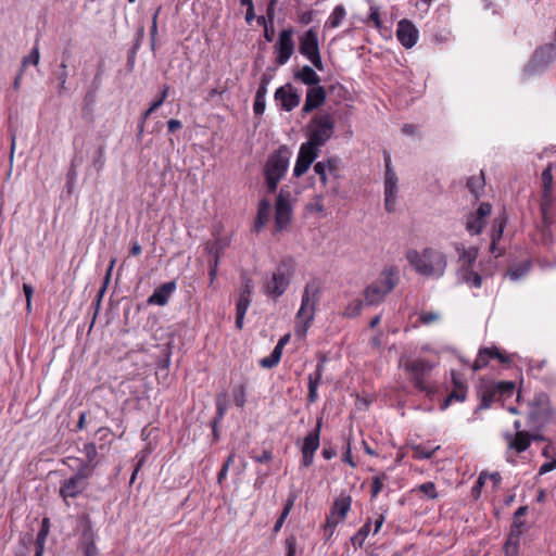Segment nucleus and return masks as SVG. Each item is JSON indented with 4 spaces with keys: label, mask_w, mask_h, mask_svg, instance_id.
I'll list each match as a JSON object with an SVG mask.
<instances>
[{
    "label": "nucleus",
    "mask_w": 556,
    "mask_h": 556,
    "mask_svg": "<svg viewBox=\"0 0 556 556\" xmlns=\"http://www.w3.org/2000/svg\"><path fill=\"white\" fill-rule=\"evenodd\" d=\"M405 256L415 271L425 277L441 278L447 266L446 255L433 248H426L421 252L410 249Z\"/></svg>",
    "instance_id": "1"
},
{
    "label": "nucleus",
    "mask_w": 556,
    "mask_h": 556,
    "mask_svg": "<svg viewBox=\"0 0 556 556\" xmlns=\"http://www.w3.org/2000/svg\"><path fill=\"white\" fill-rule=\"evenodd\" d=\"M291 157V151L287 146H281L275 150L267 159L264 165V176L267 191L275 193L279 181L283 178Z\"/></svg>",
    "instance_id": "2"
},
{
    "label": "nucleus",
    "mask_w": 556,
    "mask_h": 556,
    "mask_svg": "<svg viewBox=\"0 0 556 556\" xmlns=\"http://www.w3.org/2000/svg\"><path fill=\"white\" fill-rule=\"evenodd\" d=\"M320 290L315 283H307L302 294L300 309L296 314L295 333L305 337L315 317L316 305L319 302Z\"/></svg>",
    "instance_id": "3"
},
{
    "label": "nucleus",
    "mask_w": 556,
    "mask_h": 556,
    "mask_svg": "<svg viewBox=\"0 0 556 556\" xmlns=\"http://www.w3.org/2000/svg\"><path fill=\"white\" fill-rule=\"evenodd\" d=\"M334 125V117L331 114L315 115L307 126L308 140L304 144L319 152V148L325 146L333 136Z\"/></svg>",
    "instance_id": "4"
},
{
    "label": "nucleus",
    "mask_w": 556,
    "mask_h": 556,
    "mask_svg": "<svg viewBox=\"0 0 556 556\" xmlns=\"http://www.w3.org/2000/svg\"><path fill=\"white\" fill-rule=\"evenodd\" d=\"M397 282V269L393 266L384 268L380 278L365 289V304L377 305L381 303L386 295L394 289Z\"/></svg>",
    "instance_id": "5"
},
{
    "label": "nucleus",
    "mask_w": 556,
    "mask_h": 556,
    "mask_svg": "<svg viewBox=\"0 0 556 556\" xmlns=\"http://www.w3.org/2000/svg\"><path fill=\"white\" fill-rule=\"evenodd\" d=\"M293 269L294 261L291 257L281 260L270 278L264 282V292L275 299L281 296L289 287Z\"/></svg>",
    "instance_id": "6"
},
{
    "label": "nucleus",
    "mask_w": 556,
    "mask_h": 556,
    "mask_svg": "<svg viewBox=\"0 0 556 556\" xmlns=\"http://www.w3.org/2000/svg\"><path fill=\"white\" fill-rule=\"evenodd\" d=\"M405 369L410 374V382L413 386L421 392H425L428 396L434 394L435 389L430 386L428 378L432 370V366L429 362L424 359H416L405 365Z\"/></svg>",
    "instance_id": "7"
},
{
    "label": "nucleus",
    "mask_w": 556,
    "mask_h": 556,
    "mask_svg": "<svg viewBox=\"0 0 556 556\" xmlns=\"http://www.w3.org/2000/svg\"><path fill=\"white\" fill-rule=\"evenodd\" d=\"M551 417L552 410L547 394H536L530 404L528 426L534 430H541L549 421Z\"/></svg>",
    "instance_id": "8"
},
{
    "label": "nucleus",
    "mask_w": 556,
    "mask_h": 556,
    "mask_svg": "<svg viewBox=\"0 0 556 556\" xmlns=\"http://www.w3.org/2000/svg\"><path fill=\"white\" fill-rule=\"evenodd\" d=\"M351 504L352 498L349 495H341L334 500L325 525V532L328 539L333 534L336 527L346 518Z\"/></svg>",
    "instance_id": "9"
},
{
    "label": "nucleus",
    "mask_w": 556,
    "mask_h": 556,
    "mask_svg": "<svg viewBox=\"0 0 556 556\" xmlns=\"http://www.w3.org/2000/svg\"><path fill=\"white\" fill-rule=\"evenodd\" d=\"M300 53L306 56L312 64L319 71L324 68L317 34L313 29L305 31L300 38Z\"/></svg>",
    "instance_id": "10"
},
{
    "label": "nucleus",
    "mask_w": 556,
    "mask_h": 556,
    "mask_svg": "<svg viewBox=\"0 0 556 556\" xmlns=\"http://www.w3.org/2000/svg\"><path fill=\"white\" fill-rule=\"evenodd\" d=\"M556 58V43H547L540 47L533 54L525 72L529 75L543 70Z\"/></svg>",
    "instance_id": "11"
},
{
    "label": "nucleus",
    "mask_w": 556,
    "mask_h": 556,
    "mask_svg": "<svg viewBox=\"0 0 556 556\" xmlns=\"http://www.w3.org/2000/svg\"><path fill=\"white\" fill-rule=\"evenodd\" d=\"M90 477L91 475L86 469H78L73 477L63 481L60 488V495L64 500L78 496L86 489L87 480Z\"/></svg>",
    "instance_id": "12"
},
{
    "label": "nucleus",
    "mask_w": 556,
    "mask_h": 556,
    "mask_svg": "<svg viewBox=\"0 0 556 556\" xmlns=\"http://www.w3.org/2000/svg\"><path fill=\"white\" fill-rule=\"evenodd\" d=\"M323 425V418L317 420L315 429L309 432L303 441V445L301 447V452L303 455L302 464L304 467H309L314 463L315 452L319 447L320 443V429Z\"/></svg>",
    "instance_id": "13"
},
{
    "label": "nucleus",
    "mask_w": 556,
    "mask_h": 556,
    "mask_svg": "<svg viewBox=\"0 0 556 556\" xmlns=\"http://www.w3.org/2000/svg\"><path fill=\"white\" fill-rule=\"evenodd\" d=\"M275 208V227L276 231L280 232L287 229L292 219V206L289 194H285L280 191L276 200Z\"/></svg>",
    "instance_id": "14"
},
{
    "label": "nucleus",
    "mask_w": 556,
    "mask_h": 556,
    "mask_svg": "<svg viewBox=\"0 0 556 556\" xmlns=\"http://www.w3.org/2000/svg\"><path fill=\"white\" fill-rule=\"evenodd\" d=\"M293 30L291 28L283 29L279 34L278 41L276 43V63L278 65L286 64L294 51V42L292 39Z\"/></svg>",
    "instance_id": "15"
},
{
    "label": "nucleus",
    "mask_w": 556,
    "mask_h": 556,
    "mask_svg": "<svg viewBox=\"0 0 556 556\" xmlns=\"http://www.w3.org/2000/svg\"><path fill=\"white\" fill-rule=\"evenodd\" d=\"M275 100L280 102L282 110L290 112L300 104L301 96L291 85L286 84L275 91Z\"/></svg>",
    "instance_id": "16"
},
{
    "label": "nucleus",
    "mask_w": 556,
    "mask_h": 556,
    "mask_svg": "<svg viewBox=\"0 0 556 556\" xmlns=\"http://www.w3.org/2000/svg\"><path fill=\"white\" fill-rule=\"evenodd\" d=\"M492 206L490 203L482 202L475 213H470L466 219V229L471 235L481 233L484 227V219L491 214Z\"/></svg>",
    "instance_id": "17"
},
{
    "label": "nucleus",
    "mask_w": 556,
    "mask_h": 556,
    "mask_svg": "<svg viewBox=\"0 0 556 556\" xmlns=\"http://www.w3.org/2000/svg\"><path fill=\"white\" fill-rule=\"evenodd\" d=\"M396 37L404 48L410 49L417 43L419 31L410 21L404 18L397 24Z\"/></svg>",
    "instance_id": "18"
},
{
    "label": "nucleus",
    "mask_w": 556,
    "mask_h": 556,
    "mask_svg": "<svg viewBox=\"0 0 556 556\" xmlns=\"http://www.w3.org/2000/svg\"><path fill=\"white\" fill-rule=\"evenodd\" d=\"M327 99V92L323 86L309 87L306 91L305 102L302 108L303 114H308L313 110L320 108Z\"/></svg>",
    "instance_id": "19"
},
{
    "label": "nucleus",
    "mask_w": 556,
    "mask_h": 556,
    "mask_svg": "<svg viewBox=\"0 0 556 556\" xmlns=\"http://www.w3.org/2000/svg\"><path fill=\"white\" fill-rule=\"evenodd\" d=\"M317 156L318 151L312 148H307V146L302 143L293 169V175L295 177H301L304 175Z\"/></svg>",
    "instance_id": "20"
},
{
    "label": "nucleus",
    "mask_w": 556,
    "mask_h": 556,
    "mask_svg": "<svg viewBox=\"0 0 556 556\" xmlns=\"http://www.w3.org/2000/svg\"><path fill=\"white\" fill-rule=\"evenodd\" d=\"M491 358H497L502 364L510 363L509 356L501 353L496 346L481 349L472 365V369L478 371L488 366Z\"/></svg>",
    "instance_id": "21"
},
{
    "label": "nucleus",
    "mask_w": 556,
    "mask_h": 556,
    "mask_svg": "<svg viewBox=\"0 0 556 556\" xmlns=\"http://www.w3.org/2000/svg\"><path fill=\"white\" fill-rule=\"evenodd\" d=\"M397 193V177L394 170L384 173V206L388 212H393L395 208Z\"/></svg>",
    "instance_id": "22"
},
{
    "label": "nucleus",
    "mask_w": 556,
    "mask_h": 556,
    "mask_svg": "<svg viewBox=\"0 0 556 556\" xmlns=\"http://www.w3.org/2000/svg\"><path fill=\"white\" fill-rule=\"evenodd\" d=\"M176 282L168 281L157 287L149 296L148 303L153 305L164 306L168 303L172 293L176 290Z\"/></svg>",
    "instance_id": "23"
},
{
    "label": "nucleus",
    "mask_w": 556,
    "mask_h": 556,
    "mask_svg": "<svg viewBox=\"0 0 556 556\" xmlns=\"http://www.w3.org/2000/svg\"><path fill=\"white\" fill-rule=\"evenodd\" d=\"M505 438L507 440L508 447L518 453L525 452L531 444V437L527 431H516L514 435L508 433Z\"/></svg>",
    "instance_id": "24"
},
{
    "label": "nucleus",
    "mask_w": 556,
    "mask_h": 556,
    "mask_svg": "<svg viewBox=\"0 0 556 556\" xmlns=\"http://www.w3.org/2000/svg\"><path fill=\"white\" fill-rule=\"evenodd\" d=\"M324 370V362H321L316 365L315 371L308 375L307 401L309 403H315L318 399L317 389L320 383Z\"/></svg>",
    "instance_id": "25"
},
{
    "label": "nucleus",
    "mask_w": 556,
    "mask_h": 556,
    "mask_svg": "<svg viewBox=\"0 0 556 556\" xmlns=\"http://www.w3.org/2000/svg\"><path fill=\"white\" fill-rule=\"evenodd\" d=\"M96 534L92 528L91 520L89 516L85 515L80 519V536H79V547L85 545H91L94 542Z\"/></svg>",
    "instance_id": "26"
},
{
    "label": "nucleus",
    "mask_w": 556,
    "mask_h": 556,
    "mask_svg": "<svg viewBox=\"0 0 556 556\" xmlns=\"http://www.w3.org/2000/svg\"><path fill=\"white\" fill-rule=\"evenodd\" d=\"M294 78L309 87L317 86L320 83L318 74L308 65H304L302 68L296 71L294 73Z\"/></svg>",
    "instance_id": "27"
},
{
    "label": "nucleus",
    "mask_w": 556,
    "mask_h": 556,
    "mask_svg": "<svg viewBox=\"0 0 556 556\" xmlns=\"http://www.w3.org/2000/svg\"><path fill=\"white\" fill-rule=\"evenodd\" d=\"M86 462L81 463L79 469H86V471L89 472V475L92 476L98 463L96 462L98 452L94 443H87L84 445L83 450Z\"/></svg>",
    "instance_id": "28"
},
{
    "label": "nucleus",
    "mask_w": 556,
    "mask_h": 556,
    "mask_svg": "<svg viewBox=\"0 0 556 556\" xmlns=\"http://www.w3.org/2000/svg\"><path fill=\"white\" fill-rule=\"evenodd\" d=\"M251 304V298L240 295L236 307V326L238 329H242L245 313Z\"/></svg>",
    "instance_id": "29"
},
{
    "label": "nucleus",
    "mask_w": 556,
    "mask_h": 556,
    "mask_svg": "<svg viewBox=\"0 0 556 556\" xmlns=\"http://www.w3.org/2000/svg\"><path fill=\"white\" fill-rule=\"evenodd\" d=\"M453 381L455 384V390H453L446 397V400L442 403L441 409L443 410L448 407L453 400L462 402L466 397V388L462 383H459L455 377H453Z\"/></svg>",
    "instance_id": "30"
},
{
    "label": "nucleus",
    "mask_w": 556,
    "mask_h": 556,
    "mask_svg": "<svg viewBox=\"0 0 556 556\" xmlns=\"http://www.w3.org/2000/svg\"><path fill=\"white\" fill-rule=\"evenodd\" d=\"M485 186V180L483 176V172H480L479 175L471 176L467 180L468 190L478 199Z\"/></svg>",
    "instance_id": "31"
},
{
    "label": "nucleus",
    "mask_w": 556,
    "mask_h": 556,
    "mask_svg": "<svg viewBox=\"0 0 556 556\" xmlns=\"http://www.w3.org/2000/svg\"><path fill=\"white\" fill-rule=\"evenodd\" d=\"M270 215V203L267 200H262L258 204V212L255 222V230L258 231L268 220Z\"/></svg>",
    "instance_id": "32"
},
{
    "label": "nucleus",
    "mask_w": 556,
    "mask_h": 556,
    "mask_svg": "<svg viewBox=\"0 0 556 556\" xmlns=\"http://www.w3.org/2000/svg\"><path fill=\"white\" fill-rule=\"evenodd\" d=\"M325 165H327V170L329 173V175L333 178V184H332V193L333 194H337L338 193V189H339V178H340V174H339V160L338 159H334V157H330L327 160V162H325Z\"/></svg>",
    "instance_id": "33"
},
{
    "label": "nucleus",
    "mask_w": 556,
    "mask_h": 556,
    "mask_svg": "<svg viewBox=\"0 0 556 556\" xmlns=\"http://www.w3.org/2000/svg\"><path fill=\"white\" fill-rule=\"evenodd\" d=\"M505 224H506V220L502 219V218H496L494 220V225H493L492 231H491V245H490V249L492 252L495 251V247L503 236Z\"/></svg>",
    "instance_id": "34"
},
{
    "label": "nucleus",
    "mask_w": 556,
    "mask_h": 556,
    "mask_svg": "<svg viewBox=\"0 0 556 556\" xmlns=\"http://www.w3.org/2000/svg\"><path fill=\"white\" fill-rule=\"evenodd\" d=\"M371 521L368 519L361 529L351 538V542L354 546L362 547L366 538L370 532Z\"/></svg>",
    "instance_id": "35"
},
{
    "label": "nucleus",
    "mask_w": 556,
    "mask_h": 556,
    "mask_svg": "<svg viewBox=\"0 0 556 556\" xmlns=\"http://www.w3.org/2000/svg\"><path fill=\"white\" fill-rule=\"evenodd\" d=\"M294 496H291L287 500V502L285 503L283 505V509L279 516V518L277 519L275 526H274V532L277 533L280 531L281 527L283 526L287 517L289 516L290 511L292 510L293 508V505H294Z\"/></svg>",
    "instance_id": "36"
},
{
    "label": "nucleus",
    "mask_w": 556,
    "mask_h": 556,
    "mask_svg": "<svg viewBox=\"0 0 556 556\" xmlns=\"http://www.w3.org/2000/svg\"><path fill=\"white\" fill-rule=\"evenodd\" d=\"M528 511V507L527 506H521L519 507L515 514H514V521L510 526V531L509 533L511 534H516L517 536H520L521 538V534H522V526H523V522L521 520H519V516H525Z\"/></svg>",
    "instance_id": "37"
},
{
    "label": "nucleus",
    "mask_w": 556,
    "mask_h": 556,
    "mask_svg": "<svg viewBox=\"0 0 556 556\" xmlns=\"http://www.w3.org/2000/svg\"><path fill=\"white\" fill-rule=\"evenodd\" d=\"M314 172L319 176V179L324 186L330 184V188L332 189L333 178L329 175L327 170V165H325L324 161L317 162L314 165Z\"/></svg>",
    "instance_id": "38"
},
{
    "label": "nucleus",
    "mask_w": 556,
    "mask_h": 556,
    "mask_svg": "<svg viewBox=\"0 0 556 556\" xmlns=\"http://www.w3.org/2000/svg\"><path fill=\"white\" fill-rule=\"evenodd\" d=\"M462 280L471 287L480 288L482 286V277L471 269H465L460 273Z\"/></svg>",
    "instance_id": "39"
},
{
    "label": "nucleus",
    "mask_w": 556,
    "mask_h": 556,
    "mask_svg": "<svg viewBox=\"0 0 556 556\" xmlns=\"http://www.w3.org/2000/svg\"><path fill=\"white\" fill-rule=\"evenodd\" d=\"M477 256H478V252L477 250L475 249H463V252L459 256V260L463 262V269L462 271H464L465 269H471L473 263L476 262L477 260Z\"/></svg>",
    "instance_id": "40"
},
{
    "label": "nucleus",
    "mask_w": 556,
    "mask_h": 556,
    "mask_svg": "<svg viewBox=\"0 0 556 556\" xmlns=\"http://www.w3.org/2000/svg\"><path fill=\"white\" fill-rule=\"evenodd\" d=\"M228 242L222 239L215 240L212 243H207L205 245V251L213 256V258L217 257L219 261L220 253L226 249Z\"/></svg>",
    "instance_id": "41"
},
{
    "label": "nucleus",
    "mask_w": 556,
    "mask_h": 556,
    "mask_svg": "<svg viewBox=\"0 0 556 556\" xmlns=\"http://www.w3.org/2000/svg\"><path fill=\"white\" fill-rule=\"evenodd\" d=\"M345 14H346V12H345L344 7L343 5H337L333 9L331 15L329 16L327 24L331 28L338 27L342 23L343 18L345 17Z\"/></svg>",
    "instance_id": "42"
},
{
    "label": "nucleus",
    "mask_w": 556,
    "mask_h": 556,
    "mask_svg": "<svg viewBox=\"0 0 556 556\" xmlns=\"http://www.w3.org/2000/svg\"><path fill=\"white\" fill-rule=\"evenodd\" d=\"M280 358L281 354H279V350H273L269 356L264 357L260 361V365L263 368H273L280 362Z\"/></svg>",
    "instance_id": "43"
},
{
    "label": "nucleus",
    "mask_w": 556,
    "mask_h": 556,
    "mask_svg": "<svg viewBox=\"0 0 556 556\" xmlns=\"http://www.w3.org/2000/svg\"><path fill=\"white\" fill-rule=\"evenodd\" d=\"M552 193H553V186L543 187L541 211H542V213L544 215L549 210V206H551V203H552Z\"/></svg>",
    "instance_id": "44"
},
{
    "label": "nucleus",
    "mask_w": 556,
    "mask_h": 556,
    "mask_svg": "<svg viewBox=\"0 0 556 556\" xmlns=\"http://www.w3.org/2000/svg\"><path fill=\"white\" fill-rule=\"evenodd\" d=\"M387 479H388V476L386 473H380L372 478V483H371V497L372 498L377 497L378 494L381 492V490L383 488V482Z\"/></svg>",
    "instance_id": "45"
},
{
    "label": "nucleus",
    "mask_w": 556,
    "mask_h": 556,
    "mask_svg": "<svg viewBox=\"0 0 556 556\" xmlns=\"http://www.w3.org/2000/svg\"><path fill=\"white\" fill-rule=\"evenodd\" d=\"M253 288H254L253 280L247 274H242L241 275V292H240V295H245V296L251 298Z\"/></svg>",
    "instance_id": "46"
},
{
    "label": "nucleus",
    "mask_w": 556,
    "mask_h": 556,
    "mask_svg": "<svg viewBox=\"0 0 556 556\" xmlns=\"http://www.w3.org/2000/svg\"><path fill=\"white\" fill-rule=\"evenodd\" d=\"M39 60H40V53H39V49L37 47V45L31 49L30 53L25 56L22 61V67L21 68H25L28 64H33V65H38L39 63Z\"/></svg>",
    "instance_id": "47"
},
{
    "label": "nucleus",
    "mask_w": 556,
    "mask_h": 556,
    "mask_svg": "<svg viewBox=\"0 0 556 556\" xmlns=\"http://www.w3.org/2000/svg\"><path fill=\"white\" fill-rule=\"evenodd\" d=\"M439 448H440V446H437L433 450H426L421 445H415L413 447L414 457L418 458V459H429L433 456L434 452Z\"/></svg>",
    "instance_id": "48"
},
{
    "label": "nucleus",
    "mask_w": 556,
    "mask_h": 556,
    "mask_svg": "<svg viewBox=\"0 0 556 556\" xmlns=\"http://www.w3.org/2000/svg\"><path fill=\"white\" fill-rule=\"evenodd\" d=\"M47 523H48V519H43L42 528L38 532L37 538L35 540L36 547L40 548V549H45V543H46V539H47L48 531H49Z\"/></svg>",
    "instance_id": "49"
},
{
    "label": "nucleus",
    "mask_w": 556,
    "mask_h": 556,
    "mask_svg": "<svg viewBox=\"0 0 556 556\" xmlns=\"http://www.w3.org/2000/svg\"><path fill=\"white\" fill-rule=\"evenodd\" d=\"M515 390V383L511 381H500L495 386V392L501 395H511Z\"/></svg>",
    "instance_id": "50"
},
{
    "label": "nucleus",
    "mask_w": 556,
    "mask_h": 556,
    "mask_svg": "<svg viewBox=\"0 0 556 556\" xmlns=\"http://www.w3.org/2000/svg\"><path fill=\"white\" fill-rule=\"evenodd\" d=\"M418 491L424 493L428 498L434 500L438 497V492L435 489V484L433 482H425L418 485Z\"/></svg>",
    "instance_id": "51"
},
{
    "label": "nucleus",
    "mask_w": 556,
    "mask_h": 556,
    "mask_svg": "<svg viewBox=\"0 0 556 556\" xmlns=\"http://www.w3.org/2000/svg\"><path fill=\"white\" fill-rule=\"evenodd\" d=\"M104 146H100L97 151V155L94 156L92 161V166L96 168L98 173L102 172L105 164V157H104Z\"/></svg>",
    "instance_id": "52"
},
{
    "label": "nucleus",
    "mask_w": 556,
    "mask_h": 556,
    "mask_svg": "<svg viewBox=\"0 0 556 556\" xmlns=\"http://www.w3.org/2000/svg\"><path fill=\"white\" fill-rule=\"evenodd\" d=\"M363 301L362 300H354L353 302H351L345 311H344V315L348 316V317H355L357 316L361 311H362V307H363Z\"/></svg>",
    "instance_id": "53"
},
{
    "label": "nucleus",
    "mask_w": 556,
    "mask_h": 556,
    "mask_svg": "<svg viewBox=\"0 0 556 556\" xmlns=\"http://www.w3.org/2000/svg\"><path fill=\"white\" fill-rule=\"evenodd\" d=\"M372 22L377 29L381 28L380 10L377 5H370V13L367 18V23Z\"/></svg>",
    "instance_id": "54"
},
{
    "label": "nucleus",
    "mask_w": 556,
    "mask_h": 556,
    "mask_svg": "<svg viewBox=\"0 0 556 556\" xmlns=\"http://www.w3.org/2000/svg\"><path fill=\"white\" fill-rule=\"evenodd\" d=\"M233 397L236 405L243 407L245 404V389L243 386H239L233 390Z\"/></svg>",
    "instance_id": "55"
},
{
    "label": "nucleus",
    "mask_w": 556,
    "mask_h": 556,
    "mask_svg": "<svg viewBox=\"0 0 556 556\" xmlns=\"http://www.w3.org/2000/svg\"><path fill=\"white\" fill-rule=\"evenodd\" d=\"M440 318V314L439 313H434V312H426V313H421L419 315V321L424 325H429L431 323H434L437 320H439Z\"/></svg>",
    "instance_id": "56"
},
{
    "label": "nucleus",
    "mask_w": 556,
    "mask_h": 556,
    "mask_svg": "<svg viewBox=\"0 0 556 556\" xmlns=\"http://www.w3.org/2000/svg\"><path fill=\"white\" fill-rule=\"evenodd\" d=\"M286 548H287V555L286 556H295L296 553V538L294 535H290L286 539Z\"/></svg>",
    "instance_id": "57"
},
{
    "label": "nucleus",
    "mask_w": 556,
    "mask_h": 556,
    "mask_svg": "<svg viewBox=\"0 0 556 556\" xmlns=\"http://www.w3.org/2000/svg\"><path fill=\"white\" fill-rule=\"evenodd\" d=\"M541 178L543 187L553 186L552 164L542 172Z\"/></svg>",
    "instance_id": "58"
},
{
    "label": "nucleus",
    "mask_w": 556,
    "mask_h": 556,
    "mask_svg": "<svg viewBox=\"0 0 556 556\" xmlns=\"http://www.w3.org/2000/svg\"><path fill=\"white\" fill-rule=\"evenodd\" d=\"M266 108V99L257 98L254 99L253 111L255 115H263Z\"/></svg>",
    "instance_id": "59"
},
{
    "label": "nucleus",
    "mask_w": 556,
    "mask_h": 556,
    "mask_svg": "<svg viewBox=\"0 0 556 556\" xmlns=\"http://www.w3.org/2000/svg\"><path fill=\"white\" fill-rule=\"evenodd\" d=\"M218 264H219V261L217 260V257L213 258L210 262L208 276H210V285L211 286L214 283V280L217 276Z\"/></svg>",
    "instance_id": "60"
},
{
    "label": "nucleus",
    "mask_w": 556,
    "mask_h": 556,
    "mask_svg": "<svg viewBox=\"0 0 556 556\" xmlns=\"http://www.w3.org/2000/svg\"><path fill=\"white\" fill-rule=\"evenodd\" d=\"M23 291H24V294L26 296L27 309H30L31 296H33V293H34V289H33V287L30 285L24 283L23 285Z\"/></svg>",
    "instance_id": "61"
},
{
    "label": "nucleus",
    "mask_w": 556,
    "mask_h": 556,
    "mask_svg": "<svg viewBox=\"0 0 556 556\" xmlns=\"http://www.w3.org/2000/svg\"><path fill=\"white\" fill-rule=\"evenodd\" d=\"M554 469H556V459L543 464L539 469V475H545Z\"/></svg>",
    "instance_id": "62"
},
{
    "label": "nucleus",
    "mask_w": 556,
    "mask_h": 556,
    "mask_svg": "<svg viewBox=\"0 0 556 556\" xmlns=\"http://www.w3.org/2000/svg\"><path fill=\"white\" fill-rule=\"evenodd\" d=\"M83 549L84 556H97L98 555V548L96 546V543L91 545H85L80 547Z\"/></svg>",
    "instance_id": "63"
},
{
    "label": "nucleus",
    "mask_w": 556,
    "mask_h": 556,
    "mask_svg": "<svg viewBox=\"0 0 556 556\" xmlns=\"http://www.w3.org/2000/svg\"><path fill=\"white\" fill-rule=\"evenodd\" d=\"M504 551H505V555L506 556H518V554H519V545L505 544L504 545Z\"/></svg>",
    "instance_id": "64"
}]
</instances>
